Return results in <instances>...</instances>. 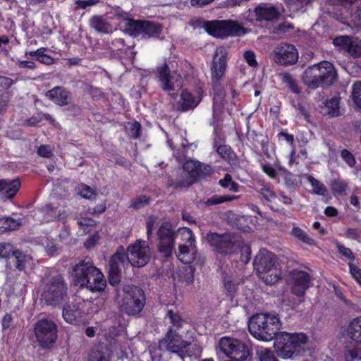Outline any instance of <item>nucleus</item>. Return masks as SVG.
Segmentation results:
<instances>
[{
  "instance_id": "nucleus-1",
  "label": "nucleus",
  "mask_w": 361,
  "mask_h": 361,
  "mask_svg": "<svg viewBox=\"0 0 361 361\" xmlns=\"http://www.w3.org/2000/svg\"><path fill=\"white\" fill-rule=\"evenodd\" d=\"M73 283L80 288H86L91 292H101L106 286L102 271L94 266L90 257L81 259L72 271Z\"/></svg>"
},
{
  "instance_id": "nucleus-2",
  "label": "nucleus",
  "mask_w": 361,
  "mask_h": 361,
  "mask_svg": "<svg viewBox=\"0 0 361 361\" xmlns=\"http://www.w3.org/2000/svg\"><path fill=\"white\" fill-rule=\"evenodd\" d=\"M281 323L279 316L270 314L253 315L248 323L250 334L259 341H269L280 333Z\"/></svg>"
},
{
  "instance_id": "nucleus-3",
  "label": "nucleus",
  "mask_w": 361,
  "mask_h": 361,
  "mask_svg": "<svg viewBox=\"0 0 361 361\" xmlns=\"http://www.w3.org/2000/svg\"><path fill=\"white\" fill-rule=\"evenodd\" d=\"M308 337L305 333H279L274 341V348L283 359L302 355L305 351Z\"/></svg>"
},
{
  "instance_id": "nucleus-4",
  "label": "nucleus",
  "mask_w": 361,
  "mask_h": 361,
  "mask_svg": "<svg viewBox=\"0 0 361 361\" xmlns=\"http://www.w3.org/2000/svg\"><path fill=\"white\" fill-rule=\"evenodd\" d=\"M259 277L267 284H274L281 279L278 258L266 248H261L253 262Z\"/></svg>"
},
{
  "instance_id": "nucleus-5",
  "label": "nucleus",
  "mask_w": 361,
  "mask_h": 361,
  "mask_svg": "<svg viewBox=\"0 0 361 361\" xmlns=\"http://www.w3.org/2000/svg\"><path fill=\"white\" fill-rule=\"evenodd\" d=\"M68 284L61 274L44 279L42 301L47 305L56 307L68 298Z\"/></svg>"
},
{
  "instance_id": "nucleus-6",
  "label": "nucleus",
  "mask_w": 361,
  "mask_h": 361,
  "mask_svg": "<svg viewBox=\"0 0 361 361\" xmlns=\"http://www.w3.org/2000/svg\"><path fill=\"white\" fill-rule=\"evenodd\" d=\"M163 26L161 23L148 20L128 18L125 31L133 37L141 36L142 39H159Z\"/></svg>"
},
{
  "instance_id": "nucleus-7",
  "label": "nucleus",
  "mask_w": 361,
  "mask_h": 361,
  "mask_svg": "<svg viewBox=\"0 0 361 361\" xmlns=\"http://www.w3.org/2000/svg\"><path fill=\"white\" fill-rule=\"evenodd\" d=\"M247 33L246 29L237 20H212L208 25L207 34L216 39L240 37Z\"/></svg>"
},
{
  "instance_id": "nucleus-8",
  "label": "nucleus",
  "mask_w": 361,
  "mask_h": 361,
  "mask_svg": "<svg viewBox=\"0 0 361 361\" xmlns=\"http://www.w3.org/2000/svg\"><path fill=\"white\" fill-rule=\"evenodd\" d=\"M220 350L231 360L252 361V348L244 342L231 337H222L219 343Z\"/></svg>"
},
{
  "instance_id": "nucleus-9",
  "label": "nucleus",
  "mask_w": 361,
  "mask_h": 361,
  "mask_svg": "<svg viewBox=\"0 0 361 361\" xmlns=\"http://www.w3.org/2000/svg\"><path fill=\"white\" fill-rule=\"evenodd\" d=\"M207 240L214 252L222 255H231L236 252L240 245L238 237L228 232L222 234L208 233Z\"/></svg>"
},
{
  "instance_id": "nucleus-10",
  "label": "nucleus",
  "mask_w": 361,
  "mask_h": 361,
  "mask_svg": "<svg viewBox=\"0 0 361 361\" xmlns=\"http://www.w3.org/2000/svg\"><path fill=\"white\" fill-rule=\"evenodd\" d=\"M183 168L188 172L189 178L175 182L172 185L174 188L189 187L201 179L211 176L214 173V169L210 165L202 164L199 161H187Z\"/></svg>"
},
{
  "instance_id": "nucleus-11",
  "label": "nucleus",
  "mask_w": 361,
  "mask_h": 361,
  "mask_svg": "<svg viewBox=\"0 0 361 361\" xmlns=\"http://www.w3.org/2000/svg\"><path fill=\"white\" fill-rule=\"evenodd\" d=\"M122 309L128 315L138 314L144 308L146 298L144 290L136 286L124 288Z\"/></svg>"
},
{
  "instance_id": "nucleus-12",
  "label": "nucleus",
  "mask_w": 361,
  "mask_h": 361,
  "mask_svg": "<svg viewBox=\"0 0 361 361\" xmlns=\"http://www.w3.org/2000/svg\"><path fill=\"white\" fill-rule=\"evenodd\" d=\"M34 333L39 346L44 349H49L56 341L58 326L52 320L39 319L35 324Z\"/></svg>"
},
{
  "instance_id": "nucleus-13",
  "label": "nucleus",
  "mask_w": 361,
  "mask_h": 361,
  "mask_svg": "<svg viewBox=\"0 0 361 361\" xmlns=\"http://www.w3.org/2000/svg\"><path fill=\"white\" fill-rule=\"evenodd\" d=\"M158 251L165 257L171 256L175 249V240L177 235L172 224L165 221L159 226L157 233Z\"/></svg>"
},
{
  "instance_id": "nucleus-14",
  "label": "nucleus",
  "mask_w": 361,
  "mask_h": 361,
  "mask_svg": "<svg viewBox=\"0 0 361 361\" xmlns=\"http://www.w3.org/2000/svg\"><path fill=\"white\" fill-rule=\"evenodd\" d=\"M346 334L357 344L355 348H348L345 350L346 361L361 360V316L350 321L346 328Z\"/></svg>"
},
{
  "instance_id": "nucleus-15",
  "label": "nucleus",
  "mask_w": 361,
  "mask_h": 361,
  "mask_svg": "<svg viewBox=\"0 0 361 361\" xmlns=\"http://www.w3.org/2000/svg\"><path fill=\"white\" fill-rule=\"evenodd\" d=\"M187 345L188 341L184 340L182 336L172 327H169L164 336L159 341L158 349L162 352H169L180 355L186 352L185 348Z\"/></svg>"
},
{
  "instance_id": "nucleus-16",
  "label": "nucleus",
  "mask_w": 361,
  "mask_h": 361,
  "mask_svg": "<svg viewBox=\"0 0 361 361\" xmlns=\"http://www.w3.org/2000/svg\"><path fill=\"white\" fill-rule=\"evenodd\" d=\"M128 264L125 248L122 245L118 246L109 261L108 280L111 286H116L119 284L121 278V267H125Z\"/></svg>"
},
{
  "instance_id": "nucleus-17",
  "label": "nucleus",
  "mask_w": 361,
  "mask_h": 361,
  "mask_svg": "<svg viewBox=\"0 0 361 361\" xmlns=\"http://www.w3.org/2000/svg\"><path fill=\"white\" fill-rule=\"evenodd\" d=\"M128 261L133 267H142L150 260L151 251L146 241L137 240L128 246L126 251Z\"/></svg>"
},
{
  "instance_id": "nucleus-18",
  "label": "nucleus",
  "mask_w": 361,
  "mask_h": 361,
  "mask_svg": "<svg viewBox=\"0 0 361 361\" xmlns=\"http://www.w3.org/2000/svg\"><path fill=\"white\" fill-rule=\"evenodd\" d=\"M185 244L179 245L177 258L183 264H191L196 258L197 249L195 245V235L192 230L188 228L180 231Z\"/></svg>"
},
{
  "instance_id": "nucleus-19",
  "label": "nucleus",
  "mask_w": 361,
  "mask_h": 361,
  "mask_svg": "<svg viewBox=\"0 0 361 361\" xmlns=\"http://www.w3.org/2000/svg\"><path fill=\"white\" fill-rule=\"evenodd\" d=\"M312 277L303 270L294 269L288 275V285L290 292L298 298H303L307 289L310 287Z\"/></svg>"
},
{
  "instance_id": "nucleus-20",
  "label": "nucleus",
  "mask_w": 361,
  "mask_h": 361,
  "mask_svg": "<svg viewBox=\"0 0 361 361\" xmlns=\"http://www.w3.org/2000/svg\"><path fill=\"white\" fill-rule=\"evenodd\" d=\"M227 49L224 47H216L210 68L211 80H222L227 70Z\"/></svg>"
},
{
  "instance_id": "nucleus-21",
  "label": "nucleus",
  "mask_w": 361,
  "mask_h": 361,
  "mask_svg": "<svg viewBox=\"0 0 361 361\" xmlns=\"http://www.w3.org/2000/svg\"><path fill=\"white\" fill-rule=\"evenodd\" d=\"M274 52L275 62L281 66L293 65L298 60V50L290 44L282 43L275 48Z\"/></svg>"
},
{
  "instance_id": "nucleus-22",
  "label": "nucleus",
  "mask_w": 361,
  "mask_h": 361,
  "mask_svg": "<svg viewBox=\"0 0 361 361\" xmlns=\"http://www.w3.org/2000/svg\"><path fill=\"white\" fill-rule=\"evenodd\" d=\"M202 99V89H199L195 94L188 89H183L180 91V99L177 102V109L180 112L194 110L201 102Z\"/></svg>"
},
{
  "instance_id": "nucleus-23",
  "label": "nucleus",
  "mask_w": 361,
  "mask_h": 361,
  "mask_svg": "<svg viewBox=\"0 0 361 361\" xmlns=\"http://www.w3.org/2000/svg\"><path fill=\"white\" fill-rule=\"evenodd\" d=\"M333 44L350 56H361V43L354 41L350 36L336 37L334 39Z\"/></svg>"
},
{
  "instance_id": "nucleus-24",
  "label": "nucleus",
  "mask_w": 361,
  "mask_h": 361,
  "mask_svg": "<svg viewBox=\"0 0 361 361\" xmlns=\"http://www.w3.org/2000/svg\"><path fill=\"white\" fill-rule=\"evenodd\" d=\"M212 89L213 92V116L214 117L221 114L225 104L226 92L221 84V80L218 82L212 80Z\"/></svg>"
},
{
  "instance_id": "nucleus-25",
  "label": "nucleus",
  "mask_w": 361,
  "mask_h": 361,
  "mask_svg": "<svg viewBox=\"0 0 361 361\" xmlns=\"http://www.w3.org/2000/svg\"><path fill=\"white\" fill-rule=\"evenodd\" d=\"M62 315L66 322L78 325L85 319L86 313L80 304H72L63 307Z\"/></svg>"
},
{
  "instance_id": "nucleus-26",
  "label": "nucleus",
  "mask_w": 361,
  "mask_h": 361,
  "mask_svg": "<svg viewBox=\"0 0 361 361\" xmlns=\"http://www.w3.org/2000/svg\"><path fill=\"white\" fill-rule=\"evenodd\" d=\"M46 96L49 100L60 106L70 104L72 99L71 92L61 86L53 87L46 93Z\"/></svg>"
},
{
  "instance_id": "nucleus-27",
  "label": "nucleus",
  "mask_w": 361,
  "mask_h": 361,
  "mask_svg": "<svg viewBox=\"0 0 361 361\" xmlns=\"http://www.w3.org/2000/svg\"><path fill=\"white\" fill-rule=\"evenodd\" d=\"M316 66H318L319 68V75H324V79L322 77L319 79L322 87H325L333 85L337 78V73L334 65L329 61H323L317 63Z\"/></svg>"
},
{
  "instance_id": "nucleus-28",
  "label": "nucleus",
  "mask_w": 361,
  "mask_h": 361,
  "mask_svg": "<svg viewBox=\"0 0 361 361\" xmlns=\"http://www.w3.org/2000/svg\"><path fill=\"white\" fill-rule=\"evenodd\" d=\"M39 212L42 214L43 221L47 223L54 221H63L67 217L64 209H59V207L52 203L46 204L42 206L39 209Z\"/></svg>"
},
{
  "instance_id": "nucleus-29",
  "label": "nucleus",
  "mask_w": 361,
  "mask_h": 361,
  "mask_svg": "<svg viewBox=\"0 0 361 361\" xmlns=\"http://www.w3.org/2000/svg\"><path fill=\"white\" fill-rule=\"evenodd\" d=\"M158 80L164 91L170 92L175 90V83L171 74V70L166 62L157 67Z\"/></svg>"
},
{
  "instance_id": "nucleus-30",
  "label": "nucleus",
  "mask_w": 361,
  "mask_h": 361,
  "mask_svg": "<svg viewBox=\"0 0 361 361\" xmlns=\"http://www.w3.org/2000/svg\"><path fill=\"white\" fill-rule=\"evenodd\" d=\"M255 19L257 22L274 21L280 17L279 9L274 6H265L259 5L254 9Z\"/></svg>"
},
{
  "instance_id": "nucleus-31",
  "label": "nucleus",
  "mask_w": 361,
  "mask_h": 361,
  "mask_svg": "<svg viewBox=\"0 0 361 361\" xmlns=\"http://www.w3.org/2000/svg\"><path fill=\"white\" fill-rule=\"evenodd\" d=\"M319 68L316 64L308 67L302 75L304 83L312 89H316L322 86L321 82H319L321 75H319ZM322 78L324 79V75L322 76Z\"/></svg>"
},
{
  "instance_id": "nucleus-32",
  "label": "nucleus",
  "mask_w": 361,
  "mask_h": 361,
  "mask_svg": "<svg viewBox=\"0 0 361 361\" xmlns=\"http://www.w3.org/2000/svg\"><path fill=\"white\" fill-rule=\"evenodd\" d=\"M20 180L17 178L14 180L0 179V192H3V197L5 199H13L20 188Z\"/></svg>"
},
{
  "instance_id": "nucleus-33",
  "label": "nucleus",
  "mask_w": 361,
  "mask_h": 361,
  "mask_svg": "<svg viewBox=\"0 0 361 361\" xmlns=\"http://www.w3.org/2000/svg\"><path fill=\"white\" fill-rule=\"evenodd\" d=\"M90 27L96 32L103 34L109 33L111 30V26L106 18L102 15L92 16L89 21Z\"/></svg>"
},
{
  "instance_id": "nucleus-34",
  "label": "nucleus",
  "mask_w": 361,
  "mask_h": 361,
  "mask_svg": "<svg viewBox=\"0 0 361 361\" xmlns=\"http://www.w3.org/2000/svg\"><path fill=\"white\" fill-rule=\"evenodd\" d=\"M214 148L219 157L229 164H235L238 160V157L233 149L228 145H218L215 142L214 143Z\"/></svg>"
},
{
  "instance_id": "nucleus-35",
  "label": "nucleus",
  "mask_w": 361,
  "mask_h": 361,
  "mask_svg": "<svg viewBox=\"0 0 361 361\" xmlns=\"http://www.w3.org/2000/svg\"><path fill=\"white\" fill-rule=\"evenodd\" d=\"M21 225V219H16L11 216L0 218V233L18 230Z\"/></svg>"
},
{
  "instance_id": "nucleus-36",
  "label": "nucleus",
  "mask_w": 361,
  "mask_h": 361,
  "mask_svg": "<svg viewBox=\"0 0 361 361\" xmlns=\"http://www.w3.org/2000/svg\"><path fill=\"white\" fill-rule=\"evenodd\" d=\"M340 100L341 97L338 95H335L326 99L325 107L327 109L328 115L331 117H337L341 114L340 112Z\"/></svg>"
},
{
  "instance_id": "nucleus-37",
  "label": "nucleus",
  "mask_w": 361,
  "mask_h": 361,
  "mask_svg": "<svg viewBox=\"0 0 361 361\" xmlns=\"http://www.w3.org/2000/svg\"><path fill=\"white\" fill-rule=\"evenodd\" d=\"M89 361H110L109 349L104 346L92 349L89 354Z\"/></svg>"
},
{
  "instance_id": "nucleus-38",
  "label": "nucleus",
  "mask_w": 361,
  "mask_h": 361,
  "mask_svg": "<svg viewBox=\"0 0 361 361\" xmlns=\"http://www.w3.org/2000/svg\"><path fill=\"white\" fill-rule=\"evenodd\" d=\"M290 234L295 238L298 240L308 245H315V240L309 236V235L301 228L298 226H294L290 231Z\"/></svg>"
},
{
  "instance_id": "nucleus-39",
  "label": "nucleus",
  "mask_w": 361,
  "mask_h": 361,
  "mask_svg": "<svg viewBox=\"0 0 361 361\" xmlns=\"http://www.w3.org/2000/svg\"><path fill=\"white\" fill-rule=\"evenodd\" d=\"M348 183L341 178H336L331 180V189L334 195H343L348 189Z\"/></svg>"
},
{
  "instance_id": "nucleus-40",
  "label": "nucleus",
  "mask_w": 361,
  "mask_h": 361,
  "mask_svg": "<svg viewBox=\"0 0 361 361\" xmlns=\"http://www.w3.org/2000/svg\"><path fill=\"white\" fill-rule=\"evenodd\" d=\"M219 185L225 189H228L231 192H238L239 185L233 180L232 176L226 173L224 177L219 180Z\"/></svg>"
},
{
  "instance_id": "nucleus-41",
  "label": "nucleus",
  "mask_w": 361,
  "mask_h": 361,
  "mask_svg": "<svg viewBox=\"0 0 361 361\" xmlns=\"http://www.w3.org/2000/svg\"><path fill=\"white\" fill-rule=\"evenodd\" d=\"M308 182L313 188L312 193L321 196H325L327 193V188L324 183L314 178L312 176L308 175Z\"/></svg>"
},
{
  "instance_id": "nucleus-42",
  "label": "nucleus",
  "mask_w": 361,
  "mask_h": 361,
  "mask_svg": "<svg viewBox=\"0 0 361 361\" xmlns=\"http://www.w3.org/2000/svg\"><path fill=\"white\" fill-rule=\"evenodd\" d=\"M166 317L169 318L171 324L169 327H172L176 331L182 328L184 321L178 312L169 310L166 312Z\"/></svg>"
},
{
  "instance_id": "nucleus-43",
  "label": "nucleus",
  "mask_w": 361,
  "mask_h": 361,
  "mask_svg": "<svg viewBox=\"0 0 361 361\" xmlns=\"http://www.w3.org/2000/svg\"><path fill=\"white\" fill-rule=\"evenodd\" d=\"M239 197L236 195H214L210 198L207 199L206 201V204L207 206H212L226 202H231L234 200H237Z\"/></svg>"
},
{
  "instance_id": "nucleus-44",
  "label": "nucleus",
  "mask_w": 361,
  "mask_h": 361,
  "mask_svg": "<svg viewBox=\"0 0 361 361\" xmlns=\"http://www.w3.org/2000/svg\"><path fill=\"white\" fill-rule=\"evenodd\" d=\"M185 350L186 352H184V354L178 355L182 359L186 357H194L197 358V357L200 356V354L202 353V349L200 347L196 344H192L191 343L188 341V345L185 347Z\"/></svg>"
},
{
  "instance_id": "nucleus-45",
  "label": "nucleus",
  "mask_w": 361,
  "mask_h": 361,
  "mask_svg": "<svg viewBox=\"0 0 361 361\" xmlns=\"http://www.w3.org/2000/svg\"><path fill=\"white\" fill-rule=\"evenodd\" d=\"M283 82L286 84L288 89L295 94H299L301 92V89L298 86L296 80L289 73H285L283 76Z\"/></svg>"
},
{
  "instance_id": "nucleus-46",
  "label": "nucleus",
  "mask_w": 361,
  "mask_h": 361,
  "mask_svg": "<svg viewBox=\"0 0 361 361\" xmlns=\"http://www.w3.org/2000/svg\"><path fill=\"white\" fill-rule=\"evenodd\" d=\"M16 250L13 245L10 243H0V258L8 259L13 257V252Z\"/></svg>"
},
{
  "instance_id": "nucleus-47",
  "label": "nucleus",
  "mask_w": 361,
  "mask_h": 361,
  "mask_svg": "<svg viewBox=\"0 0 361 361\" xmlns=\"http://www.w3.org/2000/svg\"><path fill=\"white\" fill-rule=\"evenodd\" d=\"M309 2L310 0H289L287 6L290 11L297 13L302 11Z\"/></svg>"
},
{
  "instance_id": "nucleus-48",
  "label": "nucleus",
  "mask_w": 361,
  "mask_h": 361,
  "mask_svg": "<svg viewBox=\"0 0 361 361\" xmlns=\"http://www.w3.org/2000/svg\"><path fill=\"white\" fill-rule=\"evenodd\" d=\"M149 198L145 195H140L132 200L130 207L138 209L149 204Z\"/></svg>"
},
{
  "instance_id": "nucleus-49",
  "label": "nucleus",
  "mask_w": 361,
  "mask_h": 361,
  "mask_svg": "<svg viewBox=\"0 0 361 361\" xmlns=\"http://www.w3.org/2000/svg\"><path fill=\"white\" fill-rule=\"evenodd\" d=\"M129 137L137 139L140 137L141 134V125L137 121H134L129 123V126L127 129Z\"/></svg>"
},
{
  "instance_id": "nucleus-50",
  "label": "nucleus",
  "mask_w": 361,
  "mask_h": 361,
  "mask_svg": "<svg viewBox=\"0 0 361 361\" xmlns=\"http://www.w3.org/2000/svg\"><path fill=\"white\" fill-rule=\"evenodd\" d=\"M209 23V20H205L202 18H192L189 22L190 26H191L194 30L203 28L207 33Z\"/></svg>"
},
{
  "instance_id": "nucleus-51",
  "label": "nucleus",
  "mask_w": 361,
  "mask_h": 361,
  "mask_svg": "<svg viewBox=\"0 0 361 361\" xmlns=\"http://www.w3.org/2000/svg\"><path fill=\"white\" fill-rule=\"evenodd\" d=\"M51 116L48 114H43V116H31L24 121V125L27 126L34 127L37 126L40 122L42 121L43 118L45 120H49Z\"/></svg>"
},
{
  "instance_id": "nucleus-52",
  "label": "nucleus",
  "mask_w": 361,
  "mask_h": 361,
  "mask_svg": "<svg viewBox=\"0 0 361 361\" xmlns=\"http://www.w3.org/2000/svg\"><path fill=\"white\" fill-rule=\"evenodd\" d=\"M352 96L355 104L361 108V82L354 83Z\"/></svg>"
},
{
  "instance_id": "nucleus-53",
  "label": "nucleus",
  "mask_w": 361,
  "mask_h": 361,
  "mask_svg": "<svg viewBox=\"0 0 361 361\" xmlns=\"http://www.w3.org/2000/svg\"><path fill=\"white\" fill-rule=\"evenodd\" d=\"M336 248H337L338 253L340 255H341L342 256L345 257V258H347L349 260H351V261L355 260V255L350 248L346 247L343 245L338 243L336 244Z\"/></svg>"
},
{
  "instance_id": "nucleus-54",
  "label": "nucleus",
  "mask_w": 361,
  "mask_h": 361,
  "mask_svg": "<svg viewBox=\"0 0 361 361\" xmlns=\"http://www.w3.org/2000/svg\"><path fill=\"white\" fill-rule=\"evenodd\" d=\"M341 156L343 161L348 165V166L353 168L355 166L356 160L355 157L349 150L345 149L341 150Z\"/></svg>"
},
{
  "instance_id": "nucleus-55",
  "label": "nucleus",
  "mask_w": 361,
  "mask_h": 361,
  "mask_svg": "<svg viewBox=\"0 0 361 361\" xmlns=\"http://www.w3.org/2000/svg\"><path fill=\"white\" fill-rule=\"evenodd\" d=\"M254 134L257 137L256 141L261 145L263 153L266 154L267 157H269L268 153V138L264 136L262 133H257L256 132H254Z\"/></svg>"
},
{
  "instance_id": "nucleus-56",
  "label": "nucleus",
  "mask_w": 361,
  "mask_h": 361,
  "mask_svg": "<svg viewBox=\"0 0 361 361\" xmlns=\"http://www.w3.org/2000/svg\"><path fill=\"white\" fill-rule=\"evenodd\" d=\"M259 360L260 361H278L277 358L275 356L274 353L268 348H264V349L260 350Z\"/></svg>"
},
{
  "instance_id": "nucleus-57",
  "label": "nucleus",
  "mask_w": 361,
  "mask_h": 361,
  "mask_svg": "<svg viewBox=\"0 0 361 361\" xmlns=\"http://www.w3.org/2000/svg\"><path fill=\"white\" fill-rule=\"evenodd\" d=\"M224 287L228 293V296L233 299L235 297L238 285L233 283L231 279H224Z\"/></svg>"
},
{
  "instance_id": "nucleus-58",
  "label": "nucleus",
  "mask_w": 361,
  "mask_h": 361,
  "mask_svg": "<svg viewBox=\"0 0 361 361\" xmlns=\"http://www.w3.org/2000/svg\"><path fill=\"white\" fill-rule=\"evenodd\" d=\"M12 257H14L16 259V267L18 270H23L24 269L25 267V256L23 255V253L17 250L16 252H13V255Z\"/></svg>"
},
{
  "instance_id": "nucleus-59",
  "label": "nucleus",
  "mask_w": 361,
  "mask_h": 361,
  "mask_svg": "<svg viewBox=\"0 0 361 361\" xmlns=\"http://www.w3.org/2000/svg\"><path fill=\"white\" fill-rule=\"evenodd\" d=\"M12 257H14L16 259V267L18 270H23L24 269L25 267V256L23 255V253L17 250L16 252H13V255Z\"/></svg>"
},
{
  "instance_id": "nucleus-60",
  "label": "nucleus",
  "mask_w": 361,
  "mask_h": 361,
  "mask_svg": "<svg viewBox=\"0 0 361 361\" xmlns=\"http://www.w3.org/2000/svg\"><path fill=\"white\" fill-rule=\"evenodd\" d=\"M243 57L246 63L250 67H256L257 66L258 63L256 60V55L253 51H245L243 54Z\"/></svg>"
},
{
  "instance_id": "nucleus-61",
  "label": "nucleus",
  "mask_w": 361,
  "mask_h": 361,
  "mask_svg": "<svg viewBox=\"0 0 361 361\" xmlns=\"http://www.w3.org/2000/svg\"><path fill=\"white\" fill-rule=\"evenodd\" d=\"M261 169L262 171L271 178H276L277 176L276 170L269 163H261Z\"/></svg>"
},
{
  "instance_id": "nucleus-62",
  "label": "nucleus",
  "mask_w": 361,
  "mask_h": 361,
  "mask_svg": "<svg viewBox=\"0 0 361 361\" xmlns=\"http://www.w3.org/2000/svg\"><path fill=\"white\" fill-rule=\"evenodd\" d=\"M185 273L183 274V276H181V280L183 282H185L186 285L192 284L194 281V271L195 269L189 267L185 269Z\"/></svg>"
},
{
  "instance_id": "nucleus-63",
  "label": "nucleus",
  "mask_w": 361,
  "mask_h": 361,
  "mask_svg": "<svg viewBox=\"0 0 361 361\" xmlns=\"http://www.w3.org/2000/svg\"><path fill=\"white\" fill-rule=\"evenodd\" d=\"M349 270L353 278L361 285V269L355 266L354 264L349 262L348 264Z\"/></svg>"
},
{
  "instance_id": "nucleus-64",
  "label": "nucleus",
  "mask_w": 361,
  "mask_h": 361,
  "mask_svg": "<svg viewBox=\"0 0 361 361\" xmlns=\"http://www.w3.org/2000/svg\"><path fill=\"white\" fill-rule=\"evenodd\" d=\"M259 193L268 202L271 201L276 197L275 192L273 191V190L271 189L270 187L263 186L259 190Z\"/></svg>"
}]
</instances>
